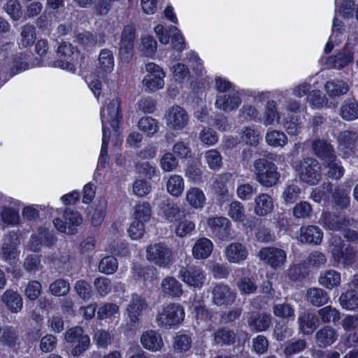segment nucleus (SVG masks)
Listing matches in <instances>:
<instances>
[{
	"label": "nucleus",
	"instance_id": "nucleus-1",
	"mask_svg": "<svg viewBox=\"0 0 358 358\" xmlns=\"http://www.w3.org/2000/svg\"><path fill=\"white\" fill-rule=\"evenodd\" d=\"M253 173L255 180L266 188L277 185L280 178L277 166L266 157H260L254 161Z\"/></svg>",
	"mask_w": 358,
	"mask_h": 358
},
{
	"label": "nucleus",
	"instance_id": "nucleus-2",
	"mask_svg": "<svg viewBox=\"0 0 358 358\" xmlns=\"http://www.w3.org/2000/svg\"><path fill=\"white\" fill-rule=\"evenodd\" d=\"M294 167L299 180L303 182L315 185L321 180V166L319 162L313 157H308L296 161Z\"/></svg>",
	"mask_w": 358,
	"mask_h": 358
},
{
	"label": "nucleus",
	"instance_id": "nucleus-3",
	"mask_svg": "<svg viewBox=\"0 0 358 358\" xmlns=\"http://www.w3.org/2000/svg\"><path fill=\"white\" fill-rule=\"evenodd\" d=\"M331 252L335 262L348 266L356 261L357 253L354 248L348 245L344 248L345 243L341 237L335 236L329 241Z\"/></svg>",
	"mask_w": 358,
	"mask_h": 358
},
{
	"label": "nucleus",
	"instance_id": "nucleus-4",
	"mask_svg": "<svg viewBox=\"0 0 358 358\" xmlns=\"http://www.w3.org/2000/svg\"><path fill=\"white\" fill-rule=\"evenodd\" d=\"M146 258L152 264L159 267H168L173 260V252L165 244L156 243L148 246Z\"/></svg>",
	"mask_w": 358,
	"mask_h": 358
},
{
	"label": "nucleus",
	"instance_id": "nucleus-5",
	"mask_svg": "<svg viewBox=\"0 0 358 358\" xmlns=\"http://www.w3.org/2000/svg\"><path fill=\"white\" fill-rule=\"evenodd\" d=\"M64 339L69 343H76L71 350V355L78 357L87 350L90 346V338L85 334L81 327H73L66 331Z\"/></svg>",
	"mask_w": 358,
	"mask_h": 358
},
{
	"label": "nucleus",
	"instance_id": "nucleus-6",
	"mask_svg": "<svg viewBox=\"0 0 358 358\" xmlns=\"http://www.w3.org/2000/svg\"><path fill=\"white\" fill-rule=\"evenodd\" d=\"M136 37V27L133 23L124 26L120 40L119 54L122 62L128 63L132 58L134 43Z\"/></svg>",
	"mask_w": 358,
	"mask_h": 358
},
{
	"label": "nucleus",
	"instance_id": "nucleus-7",
	"mask_svg": "<svg viewBox=\"0 0 358 358\" xmlns=\"http://www.w3.org/2000/svg\"><path fill=\"white\" fill-rule=\"evenodd\" d=\"M184 317V309L180 304L170 303L157 315L156 321L159 327H171L183 321Z\"/></svg>",
	"mask_w": 358,
	"mask_h": 358
},
{
	"label": "nucleus",
	"instance_id": "nucleus-8",
	"mask_svg": "<svg viewBox=\"0 0 358 358\" xmlns=\"http://www.w3.org/2000/svg\"><path fill=\"white\" fill-rule=\"evenodd\" d=\"M103 128L106 127V123H109L110 126L116 129L119 127V124L122 119L121 111V100L119 97L115 96L112 99H109L106 103V106L101 111Z\"/></svg>",
	"mask_w": 358,
	"mask_h": 358
},
{
	"label": "nucleus",
	"instance_id": "nucleus-9",
	"mask_svg": "<svg viewBox=\"0 0 358 358\" xmlns=\"http://www.w3.org/2000/svg\"><path fill=\"white\" fill-rule=\"evenodd\" d=\"M147 303L144 298L137 294H133L127 310L128 320L126 328L129 331H134L137 329L140 324L139 317L142 311L147 308Z\"/></svg>",
	"mask_w": 358,
	"mask_h": 358
},
{
	"label": "nucleus",
	"instance_id": "nucleus-10",
	"mask_svg": "<svg viewBox=\"0 0 358 358\" xmlns=\"http://www.w3.org/2000/svg\"><path fill=\"white\" fill-rule=\"evenodd\" d=\"M62 220L60 218H56L53 220L55 227L59 231L67 234H73L77 231L76 227L79 226L83 219L78 211H74L70 208H66L63 215Z\"/></svg>",
	"mask_w": 358,
	"mask_h": 358
},
{
	"label": "nucleus",
	"instance_id": "nucleus-11",
	"mask_svg": "<svg viewBox=\"0 0 358 358\" xmlns=\"http://www.w3.org/2000/svg\"><path fill=\"white\" fill-rule=\"evenodd\" d=\"M258 256L261 260L275 269L282 267L287 259L285 250L274 247L262 248L259 252Z\"/></svg>",
	"mask_w": 358,
	"mask_h": 358
},
{
	"label": "nucleus",
	"instance_id": "nucleus-12",
	"mask_svg": "<svg viewBox=\"0 0 358 358\" xmlns=\"http://www.w3.org/2000/svg\"><path fill=\"white\" fill-rule=\"evenodd\" d=\"M146 71L149 73L143 79V85L151 91H155L164 87L165 73L157 64L150 62L146 64Z\"/></svg>",
	"mask_w": 358,
	"mask_h": 358
},
{
	"label": "nucleus",
	"instance_id": "nucleus-13",
	"mask_svg": "<svg viewBox=\"0 0 358 358\" xmlns=\"http://www.w3.org/2000/svg\"><path fill=\"white\" fill-rule=\"evenodd\" d=\"M212 303L217 306H229L234 303L236 294L227 285L216 284L211 290Z\"/></svg>",
	"mask_w": 358,
	"mask_h": 358
},
{
	"label": "nucleus",
	"instance_id": "nucleus-14",
	"mask_svg": "<svg viewBox=\"0 0 358 358\" xmlns=\"http://www.w3.org/2000/svg\"><path fill=\"white\" fill-rule=\"evenodd\" d=\"M178 277L185 283L195 288L201 287L206 279L203 270L196 266L182 267L179 271Z\"/></svg>",
	"mask_w": 358,
	"mask_h": 358
},
{
	"label": "nucleus",
	"instance_id": "nucleus-15",
	"mask_svg": "<svg viewBox=\"0 0 358 358\" xmlns=\"http://www.w3.org/2000/svg\"><path fill=\"white\" fill-rule=\"evenodd\" d=\"M167 125L173 130H182L188 124L189 116L186 110L178 106L169 109L166 115Z\"/></svg>",
	"mask_w": 358,
	"mask_h": 358
},
{
	"label": "nucleus",
	"instance_id": "nucleus-16",
	"mask_svg": "<svg viewBox=\"0 0 358 358\" xmlns=\"http://www.w3.org/2000/svg\"><path fill=\"white\" fill-rule=\"evenodd\" d=\"M322 225L333 231L345 230L351 226L354 220L345 217L338 216L334 213L324 212L321 217Z\"/></svg>",
	"mask_w": 358,
	"mask_h": 358
},
{
	"label": "nucleus",
	"instance_id": "nucleus-17",
	"mask_svg": "<svg viewBox=\"0 0 358 358\" xmlns=\"http://www.w3.org/2000/svg\"><path fill=\"white\" fill-rule=\"evenodd\" d=\"M242 103L238 92L219 94L216 96L215 105L219 110L230 112L236 110Z\"/></svg>",
	"mask_w": 358,
	"mask_h": 358
},
{
	"label": "nucleus",
	"instance_id": "nucleus-18",
	"mask_svg": "<svg viewBox=\"0 0 358 358\" xmlns=\"http://www.w3.org/2000/svg\"><path fill=\"white\" fill-rule=\"evenodd\" d=\"M248 324L251 331L255 332L265 331L271 326L272 317L266 313H253L248 317Z\"/></svg>",
	"mask_w": 358,
	"mask_h": 358
},
{
	"label": "nucleus",
	"instance_id": "nucleus-19",
	"mask_svg": "<svg viewBox=\"0 0 358 358\" xmlns=\"http://www.w3.org/2000/svg\"><path fill=\"white\" fill-rule=\"evenodd\" d=\"M274 208L273 199L266 193H260L254 199V213L259 217L271 214Z\"/></svg>",
	"mask_w": 358,
	"mask_h": 358
},
{
	"label": "nucleus",
	"instance_id": "nucleus-20",
	"mask_svg": "<svg viewBox=\"0 0 358 358\" xmlns=\"http://www.w3.org/2000/svg\"><path fill=\"white\" fill-rule=\"evenodd\" d=\"M224 254L229 262L239 264L248 258V250L245 245L241 243L236 242L226 247Z\"/></svg>",
	"mask_w": 358,
	"mask_h": 358
},
{
	"label": "nucleus",
	"instance_id": "nucleus-21",
	"mask_svg": "<svg viewBox=\"0 0 358 358\" xmlns=\"http://www.w3.org/2000/svg\"><path fill=\"white\" fill-rule=\"evenodd\" d=\"M338 338V333L330 326H324L316 331L315 341L316 345L321 348L331 346Z\"/></svg>",
	"mask_w": 358,
	"mask_h": 358
},
{
	"label": "nucleus",
	"instance_id": "nucleus-22",
	"mask_svg": "<svg viewBox=\"0 0 358 358\" xmlns=\"http://www.w3.org/2000/svg\"><path fill=\"white\" fill-rule=\"evenodd\" d=\"M20 245L18 235L10 232L7 236V241L4 242L1 248V256L6 261L15 259L18 255L17 247Z\"/></svg>",
	"mask_w": 358,
	"mask_h": 358
},
{
	"label": "nucleus",
	"instance_id": "nucleus-23",
	"mask_svg": "<svg viewBox=\"0 0 358 358\" xmlns=\"http://www.w3.org/2000/svg\"><path fill=\"white\" fill-rule=\"evenodd\" d=\"M141 343L145 349L152 352L159 351L164 346L161 335L154 330L143 332L141 337Z\"/></svg>",
	"mask_w": 358,
	"mask_h": 358
},
{
	"label": "nucleus",
	"instance_id": "nucleus-24",
	"mask_svg": "<svg viewBox=\"0 0 358 358\" xmlns=\"http://www.w3.org/2000/svg\"><path fill=\"white\" fill-rule=\"evenodd\" d=\"M208 225L220 239H225L230 235L231 222L224 217H210L208 220Z\"/></svg>",
	"mask_w": 358,
	"mask_h": 358
},
{
	"label": "nucleus",
	"instance_id": "nucleus-25",
	"mask_svg": "<svg viewBox=\"0 0 358 358\" xmlns=\"http://www.w3.org/2000/svg\"><path fill=\"white\" fill-rule=\"evenodd\" d=\"M27 68L28 64L27 62L18 59L7 62L0 66V80L3 78V82L5 83L15 75L26 70Z\"/></svg>",
	"mask_w": 358,
	"mask_h": 358
},
{
	"label": "nucleus",
	"instance_id": "nucleus-26",
	"mask_svg": "<svg viewBox=\"0 0 358 358\" xmlns=\"http://www.w3.org/2000/svg\"><path fill=\"white\" fill-rule=\"evenodd\" d=\"M323 237L322 230L317 226L309 225L300 229L299 240L304 243L319 245Z\"/></svg>",
	"mask_w": 358,
	"mask_h": 358
},
{
	"label": "nucleus",
	"instance_id": "nucleus-27",
	"mask_svg": "<svg viewBox=\"0 0 358 358\" xmlns=\"http://www.w3.org/2000/svg\"><path fill=\"white\" fill-rule=\"evenodd\" d=\"M1 301L13 313H19L23 306L21 295L13 289H7L1 296Z\"/></svg>",
	"mask_w": 358,
	"mask_h": 358
},
{
	"label": "nucleus",
	"instance_id": "nucleus-28",
	"mask_svg": "<svg viewBox=\"0 0 358 358\" xmlns=\"http://www.w3.org/2000/svg\"><path fill=\"white\" fill-rule=\"evenodd\" d=\"M354 53L350 50L344 49L334 56L327 58V64L334 69H342L352 62Z\"/></svg>",
	"mask_w": 358,
	"mask_h": 358
},
{
	"label": "nucleus",
	"instance_id": "nucleus-29",
	"mask_svg": "<svg viewBox=\"0 0 358 358\" xmlns=\"http://www.w3.org/2000/svg\"><path fill=\"white\" fill-rule=\"evenodd\" d=\"M339 115L348 122L358 119V101L355 98L345 99L340 107Z\"/></svg>",
	"mask_w": 358,
	"mask_h": 358
},
{
	"label": "nucleus",
	"instance_id": "nucleus-30",
	"mask_svg": "<svg viewBox=\"0 0 358 358\" xmlns=\"http://www.w3.org/2000/svg\"><path fill=\"white\" fill-rule=\"evenodd\" d=\"M299 330L306 335L313 333L319 325V320L313 313L304 312L298 318Z\"/></svg>",
	"mask_w": 358,
	"mask_h": 358
},
{
	"label": "nucleus",
	"instance_id": "nucleus-31",
	"mask_svg": "<svg viewBox=\"0 0 358 358\" xmlns=\"http://www.w3.org/2000/svg\"><path fill=\"white\" fill-rule=\"evenodd\" d=\"M358 141V133L355 131L345 130L341 132L338 136L339 148L345 152L354 150Z\"/></svg>",
	"mask_w": 358,
	"mask_h": 358
},
{
	"label": "nucleus",
	"instance_id": "nucleus-32",
	"mask_svg": "<svg viewBox=\"0 0 358 358\" xmlns=\"http://www.w3.org/2000/svg\"><path fill=\"white\" fill-rule=\"evenodd\" d=\"M162 292L164 295L178 298L182 295L181 283L175 278L168 276L161 283Z\"/></svg>",
	"mask_w": 358,
	"mask_h": 358
},
{
	"label": "nucleus",
	"instance_id": "nucleus-33",
	"mask_svg": "<svg viewBox=\"0 0 358 358\" xmlns=\"http://www.w3.org/2000/svg\"><path fill=\"white\" fill-rule=\"evenodd\" d=\"M306 299L313 306L320 307L328 303L329 296L325 290L318 287H311L306 292Z\"/></svg>",
	"mask_w": 358,
	"mask_h": 358
},
{
	"label": "nucleus",
	"instance_id": "nucleus-34",
	"mask_svg": "<svg viewBox=\"0 0 358 358\" xmlns=\"http://www.w3.org/2000/svg\"><path fill=\"white\" fill-rule=\"evenodd\" d=\"M76 42L84 46L85 48H92L96 44H103L105 43V35L100 34L99 39L96 36L88 31L75 33Z\"/></svg>",
	"mask_w": 358,
	"mask_h": 358
},
{
	"label": "nucleus",
	"instance_id": "nucleus-35",
	"mask_svg": "<svg viewBox=\"0 0 358 358\" xmlns=\"http://www.w3.org/2000/svg\"><path fill=\"white\" fill-rule=\"evenodd\" d=\"M314 153L324 162L332 159L335 152L331 145L322 140H315L312 143Z\"/></svg>",
	"mask_w": 358,
	"mask_h": 358
},
{
	"label": "nucleus",
	"instance_id": "nucleus-36",
	"mask_svg": "<svg viewBox=\"0 0 358 358\" xmlns=\"http://www.w3.org/2000/svg\"><path fill=\"white\" fill-rule=\"evenodd\" d=\"M213 243L206 238L199 239L192 248L193 256L198 259H206L212 252Z\"/></svg>",
	"mask_w": 358,
	"mask_h": 358
},
{
	"label": "nucleus",
	"instance_id": "nucleus-37",
	"mask_svg": "<svg viewBox=\"0 0 358 358\" xmlns=\"http://www.w3.org/2000/svg\"><path fill=\"white\" fill-rule=\"evenodd\" d=\"M324 90L329 96H340L348 93L350 90L348 83L342 80L327 81Z\"/></svg>",
	"mask_w": 358,
	"mask_h": 358
},
{
	"label": "nucleus",
	"instance_id": "nucleus-38",
	"mask_svg": "<svg viewBox=\"0 0 358 358\" xmlns=\"http://www.w3.org/2000/svg\"><path fill=\"white\" fill-rule=\"evenodd\" d=\"M272 311L273 315L283 320H294L295 310L294 306L287 302L275 303L273 306Z\"/></svg>",
	"mask_w": 358,
	"mask_h": 358
},
{
	"label": "nucleus",
	"instance_id": "nucleus-39",
	"mask_svg": "<svg viewBox=\"0 0 358 358\" xmlns=\"http://www.w3.org/2000/svg\"><path fill=\"white\" fill-rule=\"evenodd\" d=\"M17 332L11 327H6L0 336V343L8 348H16L19 345Z\"/></svg>",
	"mask_w": 358,
	"mask_h": 358
},
{
	"label": "nucleus",
	"instance_id": "nucleus-40",
	"mask_svg": "<svg viewBox=\"0 0 358 358\" xmlns=\"http://www.w3.org/2000/svg\"><path fill=\"white\" fill-rule=\"evenodd\" d=\"M340 282V273L334 270L325 271L319 279L320 284L327 289H332L334 287L339 285Z\"/></svg>",
	"mask_w": 358,
	"mask_h": 358
},
{
	"label": "nucleus",
	"instance_id": "nucleus-41",
	"mask_svg": "<svg viewBox=\"0 0 358 358\" xmlns=\"http://www.w3.org/2000/svg\"><path fill=\"white\" fill-rule=\"evenodd\" d=\"M186 200L190 206L198 208L203 207L206 197L202 190L196 187H192L187 192Z\"/></svg>",
	"mask_w": 358,
	"mask_h": 358
},
{
	"label": "nucleus",
	"instance_id": "nucleus-42",
	"mask_svg": "<svg viewBox=\"0 0 358 358\" xmlns=\"http://www.w3.org/2000/svg\"><path fill=\"white\" fill-rule=\"evenodd\" d=\"M227 215L234 222H243L246 218L244 205L238 201H232L229 206Z\"/></svg>",
	"mask_w": 358,
	"mask_h": 358
},
{
	"label": "nucleus",
	"instance_id": "nucleus-43",
	"mask_svg": "<svg viewBox=\"0 0 358 358\" xmlns=\"http://www.w3.org/2000/svg\"><path fill=\"white\" fill-rule=\"evenodd\" d=\"M214 341L217 344L230 345L235 342L236 334L231 329L220 328L214 333Z\"/></svg>",
	"mask_w": 358,
	"mask_h": 358
},
{
	"label": "nucleus",
	"instance_id": "nucleus-44",
	"mask_svg": "<svg viewBox=\"0 0 358 358\" xmlns=\"http://www.w3.org/2000/svg\"><path fill=\"white\" fill-rule=\"evenodd\" d=\"M317 314L321 321L324 323H329L332 322L335 324L341 318L339 311L331 306H327L320 308L318 310Z\"/></svg>",
	"mask_w": 358,
	"mask_h": 358
},
{
	"label": "nucleus",
	"instance_id": "nucleus-45",
	"mask_svg": "<svg viewBox=\"0 0 358 358\" xmlns=\"http://www.w3.org/2000/svg\"><path fill=\"white\" fill-rule=\"evenodd\" d=\"M266 141L271 146L283 147L287 143V138L282 131L268 130L266 135Z\"/></svg>",
	"mask_w": 358,
	"mask_h": 358
},
{
	"label": "nucleus",
	"instance_id": "nucleus-46",
	"mask_svg": "<svg viewBox=\"0 0 358 358\" xmlns=\"http://www.w3.org/2000/svg\"><path fill=\"white\" fill-rule=\"evenodd\" d=\"M166 187L168 192L173 196H180L184 190L182 178L178 175L171 176L167 181Z\"/></svg>",
	"mask_w": 358,
	"mask_h": 358
},
{
	"label": "nucleus",
	"instance_id": "nucleus-47",
	"mask_svg": "<svg viewBox=\"0 0 358 358\" xmlns=\"http://www.w3.org/2000/svg\"><path fill=\"white\" fill-rule=\"evenodd\" d=\"M324 163L326 169H328L327 175L329 178L338 179L343 176L344 169L340 162L337 161L336 155L329 161L327 160Z\"/></svg>",
	"mask_w": 358,
	"mask_h": 358
},
{
	"label": "nucleus",
	"instance_id": "nucleus-48",
	"mask_svg": "<svg viewBox=\"0 0 358 358\" xmlns=\"http://www.w3.org/2000/svg\"><path fill=\"white\" fill-rule=\"evenodd\" d=\"M57 54L59 57L71 61H76L79 57V51L77 48L72 46L71 44L64 42L62 43L57 50Z\"/></svg>",
	"mask_w": 358,
	"mask_h": 358
},
{
	"label": "nucleus",
	"instance_id": "nucleus-49",
	"mask_svg": "<svg viewBox=\"0 0 358 358\" xmlns=\"http://www.w3.org/2000/svg\"><path fill=\"white\" fill-rule=\"evenodd\" d=\"M21 44L24 47L31 45L36 41V28L33 24H27L21 27Z\"/></svg>",
	"mask_w": 358,
	"mask_h": 358
},
{
	"label": "nucleus",
	"instance_id": "nucleus-50",
	"mask_svg": "<svg viewBox=\"0 0 358 358\" xmlns=\"http://www.w3.org/2000/svg\"><path fill=\"white\" fill-rule=\"evenodd\" d=\"M339 301L343 308L354 310L358 307V295L355 290H350L341 294Z\"/></svg>",
	"mask_w": 358,
	"mask_h": 358
},
{
	"label": "nucleus",
	"instance_id": "nucleus-51",
	"mask_svg": "<svg viewBox=\"0 0 358 358\" xmlns=\"http://www.w3.org/2000/svg\"><path fill=\"white\" fill-rule=\"evenodd\" d=\"M49 290L54 296H66L69 292L70 284L67 280L59 278L50 285Z\"/></svg>",
	"mask_w": 358,
	"mask_h": 358
},
{
	"label": "nucleus",
	"instance_id": "nucleus-52",
	"mask_svg": "<svg viewBox=\"0 0 358 358\" xmlns=\"http://www.w3.org/2000/svg\"><path fill=\"white\" fill-rule=\"evenodd\" d=\"M237 286L241 294H254L257 289V285L252 276H243L237 282Z\"/></svg>",
	"mask_w": 358,
	"mask_h": 358
},
{
	"label": "nucleus",
	"instance_id": "nucleus-53",
	"mask_svg": "<svg viewBox=\"0 0 358 358\" xmlns=\"http://www.w3.org/2000/svg\"><path fill=\"white\" fill-rule=\"evenodd\" d=\"M241 140L247 145L257 146L260 140L259 132L251 127H245L242 130Z\"/></svg>",
	"mask_w": 358,
	"mask_h": 358
},
{
	"label": "nucleus",
	"instance_id": "nucleus-54",
	"mask_svg": "<svg viewBox=\"0 0 358 358\" xmlns=\"http://www.w3.org/2000/svg\"><path fill=\"white\" fill-rule=\"evenodd\" d=\"M280 115L277 110L276 102L269 101L267 102L264 118V124L266 126L273 124L274 122L280 120Z\"/></svg>",
	"mask_w": 358,
	"mask_h": 358
},
{
	"label": "nucleus",
	"instance_id": "nucleus-55",
	"mask_svg": "<svg viewBox=\"0 0 358 358\" xmlns=\"http://www.w3.org/2000/svg\"><path fill=\"white\" fill-rule=\"evenodd\" d=\"M141 131L147 133L148 135L156 134L159 129L157 121L151 117H143L138 124Z\"/></svg>",
	"mask_w": 358,
	"mask_h": 358
},
{
	"label": "nucleus",
	"instance_id": "nucleus-56",
	"mask_svg": "<svg viewBox=\"0 0 358 358\" xmlns=\"http://www.w3.org/2000/svg\"><path fill=\"white\" fill-rule=\"evenodd\" d=\"M99 62L100 68L106 73L110 72L114 66V60L112 52L108 49L101 51Z\"/></svg>",
	"mask_w": 358,
	"mask_h": 358
},
{
	"label": "nucleus",
	"instance_id": "nucleus-57",
	"mask_svg": "<svg viewBox=\"0 0 358 358\" xmlns=\"http://www.w3.org/2000/svg\"><path fill=\"white\" fill-rule=\"evenodd\" d=\"M313 209L311 205L307 201L297 203L292 209L293 216L298 219L310 218Z\"/></svg>",
	"mask_w": 358,
	"mask_h": 358
},
{
	"label": "nucleus",
	"instance_id": "nucleus-58",
	"mask_svg": "<svg viewBox=\"0 0 358 358\" xmlns=\"http://www.w3.org/2000/svg\"><path fill=\"white\" fill-rule=\"evenodd\" d=\"M273 335L278 341H282L292 335L291 330L288 328L287 323L285 320L276 321Z\"/></svg>",
	"mask_w": 358,
	"mask_h": 358
},
{
	"label": "nucleus",
	"instance_id": "nucleus-59",
	"mask_svg": "<svg viewBox=\"0 0 358 358\" xmlns=\"http://www.w3.org/2000/svg\"><path fill=\"white\" fill-rule=\"evenodd\" d=\"M117 267V261L113 256H106L103 257L99 264V271L108 275L115 272Z\"/></svg>",
	"mask_w": 358,
	"mask_h": 358
},
{
	"label": "nucleus",
	"instance_id": "nucleus-60",
	"mask_svg": "<svg viewBox=\"0 0 358 358\" xmlns=\"http://www.w3.org/2000/svg\"><path fill=\"white\" fill-rule=\"evenodd\" d=\"M157 48V43L151 36H145L141 39V51L146 57H152Z\"/></svg>",
	"mask_w": 358,
	"mask_h": 358
},
{
	"label": "nucleus",
	"instance_id": "nucleus-61",
	"mask_svg": "<svg viewBox=\"0 0 358 358\" xmlns=\"http://www.w3.org/2000/svg\"><path fill=\"white\" fill-rule=\"evenodd\" d=\"M3 8L13 20H18L22 17V6L19 0H8Z\"/></svg>",
	"mask_w": 358,
	"mask_h": 358
},
{
	"label": "nucleus",
	"instance_id": "nucleus-62",
	"mask_svg": "<svg viewBox=\"0 0 358 358\" xmlns=\"http://www.w3.org/2000/svg\"><path fill=\"white\" fill-rule=\"evenodd\" d=\"M151 216V207L147 202H143L136 206L134 213V220H141L143 222L150 220Z\"/></svg>",
	"mask_w": 358,
	"mask_h": 358
},
{
	"label": "nucleus",
	"instance_id": "nucleus-63",
	"mask_svg": "<svg viewBox=\"0 0 358 358\" xmlns=\"http://www.w3.org/2000/svg\"><path fill=\"white\" fill-rule=\"evenodd\" d=\"M307 347V342L305 339H298L294 342L289 343L283 350V353L286 357L299 353Z\"/></svg>",
	"mask_w": 358,
	"mask_h": 358
},
{
	"label": "nucleus",
	"instance_id": "nucleus-64",
	"mask_svg": "<svg viewBox=\"0 0 358 358\" xmlns=\"http://www.w3.org/2000/svg\"><path fill=\"white\" fill-rule=\"evenodd\" d=\"M106 213V203L105 201L99 202L92 213L90 220L92 225L98 227L102 223Z\"/></svg>",
	"mask_w": 358,
	"mask_h": 358
}]
</instances>
